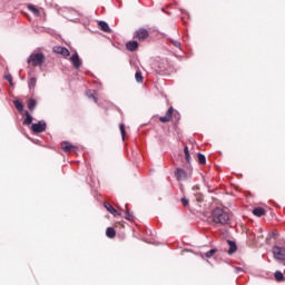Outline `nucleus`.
<instances>
[{
	"mask_svg": "<svg viewBox=\"0 0 285 285\" xmlns=\"http://www.w3.org/2000/svg\"><path fill=\"white\" fill-rule=\"evenodd\" d=\"M212 222L214 224H220V226H226L230 222V214L217 207L212 212Z\"/></svg>",
	"mask_w": 285,
	"mask_h": 285,
	"instance_id": "obj_1",
	"label": "nucleus"
},
{
	"mask_svg": "<svg viewBox=\"0 0 285 285\" xmlns=\"http://www.w3.org/2000/svg\"><path fill=\"white\" fill-rule=\"evenodd\" d=\"M153 68L158 75H166L168 68H170V62L166 58H157L153 63Z\"/></svg>",
	"mask_w": 285,
	"mask_h": 285,
	"instance_id": "obj_2",
	"label": "nucleus"
},
{
	"mask_svg": "<svg viewBox=\"0 0 285 285\" xmlns=\"http://www.w3.org/2000/svg\"><path fill=\"white\" fill-rule=\"evenodd\" d=\"M27 63H29V66L41 67L46 63V56L41 52L31 53L27 59Z\"/></svg>",
	"mask_w": 285,
	"mask_h": 285,
	"instance_id": "obj_3",
	"label": "nucleus"
},
{
	"mask_svg": "<svg viewBox=\"0 0 285 285\" xmlns=\"http://www.w3.org/2000/svg\"><path fill=\"white\" fill-rule=\"evenodd\" d=\"M46 128H48V124H46V120H40L31 125V130L35 135L46 132Z\"/></svg>",
	"mask_w": 285,
	"mask_h": 285,
	"instance_id": "obj_4",
	"label": "nucleus"
},
{
	"mask_svg": "<svg viewBox=\"0 0 285 285\" xmlns=\"http://www.w3.org/2000/svg\"><path fill=\"white\" fill-rule=\"evenodd\" d=\"M272 253L278 262H285V248L279 246H274Z\"/></svg>",
	"mask_w": 285,
	"mask_h": 285,
	"instance_id": "obj_5",
	"label": "nucleus"
},
{
	"mask_svg": "<svg viewBox=\"0 0 285 285\" xmlns=\"http://www.w3.org/2000/svg\"><path fill=\"white\" fill-rule=\"evenodd\" d=\"M150 37V33L147 29L140 28L134 33V39H138V41H146V38Z\"/></svg>",
	"mask_w": 285,
	"mask_h": 285,
	"instance_id": "obj_6",
	"label": "nucleus"
},
{
	"mask_svg": "<svg viewBox=\"0 0 285 285\" xmlns=\"http://www.w3.org/2000/svg\"><path fill=\"white\" fill-rule=\"evenodd\" d=\"M70 61H71L73 68H76V70H79L81 68V59L79 58V53L75 52L70 57Z\"/></svg>",
	"mask_w": 285,
	"mask_h": 285,
	"instance_id": "obj_7",
	"label": "nucleus"
},
{
	"mask_svg": "<svg viewBox=\"0 0 285 285\" xmlns=\"http://www.w3.org/2000/svg\"><path fill=\"white\" fill-rule=\"evenodd\" d=\"M175 177L177 181H184L188 178V174H186V170H184L183 168H177L175 171Z\"/></svg>",
	"mask_w": 285,
	"mask_h": 285,
	"instance_id": "obj_8",
	"label": "nucleus"
},
{
	"mask_svg": "<svg viewBox=\"0 0 285 285\" xmlns=\"http://www.w3.org/2000/svg\"><path fill=\"white\" fill-rule=\"evenodd\" d=\"M61 148L65 153H77V147L68 141L62 142Z\"/></svg>",
	"mask_w": 285,
	"mask_h": 285,
	"instance_id": "obj_9",
	"label": "nucleus"
},
{
	"mask_svg": "<svg viewBox=\"0 0 285 285\" xmlns=\"http://www.w3.org/2000/svg\"><path fill=\"white\" fill-rule=\"evenodd\" d=\"M126 48L129 50V52H135V50L139 48V42H137V40L128 41L126 43Z\"/></svg>",
	"mask_w": 285,
	"mask_h": 285,
	"instance_id": "obj_10",
	"label": "nucleus"
},
{
	"mask_svg": "<svg viewBox=\"0 0 285 285\" xmlns=\"http://www.w3.org/2000/svg\"><path fill=\"white\" fill-rule=\"evenodd\" d=\"M104 206H105L106 210H108V213H110V215H114V217L121 215L119 212H117V209H115V207H112L110 205V203H105Z\"/></svg>",
	"mask_w": 285,
	"mask_h": 285,
	"instance_id": "obj_11",
	"label": "nucleus"
},
{
	"mask_svg": "<svg viewBox=\"0 0 285 285\" xmlns=\"http://www.w3.org/2000/svg\"><path fill=\"white\" fill-rule=\"evenodd\" d=\"M55 52L62 55V57H70V50H68L66 47H57Z\"/></svg>",
	"mask_w": 285,
	"mask_h": 285,
	"instance_id": "obj_12",
	"label": "nucleus"
},
{
	"mask_svg": "<svg viewBox=\"0 0 285 285\" xmlns=\"http://www.w3.org/2000/svg\"><path fill=\"white\" fill-rule=\"evenodd\" d=\"M27 108L30 110V112H35V109L37 108V100L35 98H30L27 101Z\"/></svg>",
	"mask_w": 285,
	"mask_h": 285,
	"instance_id": "obj_13",
	"label": "nucleus"
},
{
	"mask_svg": "<svg viewBox=\"0 0 285 285\" xmlns=\"http://www.w3.org/2000/svg\"><path fill=\"white\" fill-rule=\"evenodd\" d=\"M253 215H255V217H264V215H266V210L262 207H256L253 209Z\"/></svg>",
	"mask_w": 285,
	"mask_h": 285,
	"instance_id": "obj_14",
	"label": "nucleus"
},
{
	"mask_svg": "<svg viewBox=\"0 0 285 285\" xmlns=\"http://www.w3.org/2000/svg\"><path fill=\"white\" fill-rule=\"evenodd\" d=\"M26 118L23 120V126H30L32 125V115H30V111H24Z\"/></svg>",
	"mask_w": 285,
	"mask_h": 285,
	"instance_id": "obj_15",
	"label": "nucleus"
},
{
	"mask_svg": "<svg viewBox=\"0 0 285 285\" xmlns=\"http://www.w3.org/2000/svg\"><path fill=\"white\" fill-rule=\"evenodd\" d=\"M98 26L102 32H110V26H108L106 21H99Z\"/></svg>",
	"mask_w": 285,
	"mask_h": 285,
	"instance_id": "obj_16",
	"label": "nucleus"
},
{
	"mask_svg": "<svg viewBox=\"0 0 285 285\" xmlns=\"http://www.w3.org/2000/svg\"><path fill=\"white\" fill-rule=\"evenodd\" d=\"M106 235H107V237H109V239H114V237H116V235H117V232L115 230V228L108 227L106 229Z\"/></svg>",
	"mask_w": 285,
	"mask_h": 285,
	"instance_id": "obj_17",
	"label": "nucleus"
},
{
	"mask_svg": "<svg viewBox=\"0 0 285 285\" xmlns=\"http://www.w3.org/2000/svg\"><path fill=\"white\" fill-rule=\"evenodd\" d=\"M228 244H229L228 255H233V253H236L237 250V245L233 240H228Z\"/></svg>",
	"mask_w": 285,
	"mask_h": 285,
	"instance_id": "obj_18",
	"label": "nucleus"
},
{
	"mask_svg": "<svg viewBox=\"0 0 285 285\" xmlns=\"http://www.w3.org/2000/svg\"><path fill=\"white\" fill-rule=\"evenodd\" d=\"M125 219H127V222H132V219H135V216L130 213V209H128V205H126Z\"/></svg>",
	"mask_w": 285,
	"mask_h": 285,
	"instance_id": "obj_19",
	"label": "nucleus"
},
{
	"mask_svg": "<svg viewBox=\"0 0 285 285\" xmlns=\"http://www.w3.org/2000/svg\"><path fill=\"white\" fill-rule=\"evenodd\" d=\"M88 99H92L95 101V104H97L98 99H97V96H95V91L94 90H87L86 92Z\"/></svg>",
	"mask_w": 285,
	"mask_h": 285,
	"instance_id": "obj_20",
	"label": "nucleus"
},
{
	"mask_svg": "<svg viewBox=\"0 0 285 285\" xmlns=\"http://www.w3.org/2000/svg\"><path fill=\"white\" fill-rule=\"evenodd\" d=\"M13 106L16 107V109L18 110V112H22L23 111V102L19 101V100H14L13 101Z\"/></svg>",
	"mask_w": 285,
	"mask_h": 285,
	"instance_id": "obj_21",
	"label": "nucleus"
},
{
	"mask_svg": "<svg viewBox=\"0 0 285 285\" xmlns=\"http://www.w3.org/2000/svg\"><path fill=\"white\" fill-rule=\"evenodd\" d=\"M197 159H198V164H200V166L206 165V155L199 153V154L197 155Z\"/></svg>",
	"mask_w": 285,
	"mask_h": 285,
	"instance_id": "obj_22",
	"label": "nucleus"
},
{
	"mask_svg": "<svg viewBox=\"0 0 285 285\" xmlns=\"http://www.w3.org/2000/svg\"><path fill=\"white\" fill-rule=\"evenodd\" d=\"M135 78L138 83H144V76L141 75V71H136Z\"/></svg>",
	"mask_w": 285,
	"mask_h": 285,
	"instance_id": "obj_23",
	"label": "nucleus"
},
{
	"mask_svg": "<svg viewBox=\"0 0 285 285\" xmlns=\"http://www.w3.org/2000/svg\"><path fill=\"white\" fill-rule=\"evenodd\" d=\"M274 277L276 282H284V274L279 271L275 272Z\"/></svg>",
	"mask_w": 285,
	"mask_h": 285,
	"instance_id": "obj_24",
	"label": "nucleus"
},
{
	"mask_svg": "<svg viewBox=\"0 0 285 285\" xmlns=\"http://www.w3.org/2000/svg\"><path fill=\"white\" fill-rule=\"evenodd\" d=\"M28 86H29L30 90H32V88H35V86H37V78H35V77L30 78Z\"/></svg>",
	"mask_w": 285,
	"mask_h": 285,
	"instance_id": "obj_25",
	"label": "nucleus"
},
{
	"mask_svg": "<svg viewBox=\"0 0 285 285\" xmlns=\"http://www.w3.org/2000/svg\"><path fill=\"white\" fill-rule=\"evenodd\" d=\"M119 128H120V134H121L122 140H125L126 139V126L124 124H120Z\"/></svg>",
	"mask_w": 285,
	"mask_h": 285,
	"instance_id": "obj_26",
	"label": "nucleus"
},
{
	"mask_svg": "<svg viewBox=\"0 0 285 285\" xmlns=\"http://www.w3.org/2000/svg\"><path fill=\"white\" fill-rule=\"evenodd\" d=\"M215 253H217V248H213V249L208 250L205 254V257H207V259H210V257H213V255H215Z\"/></svg>",
	"mask_w": 285,
	"mask_h": 285,
	"instance_id": "obj_27",
	"label": "nucleus"
},
{
	"mask_svg": "<svg viewBox=\"0 0 285 285\" xmlns=\"http://www.w3.org/2000/svg\"><path fill=\"white\" fill-rule=\"evenodd\" d=\"M169 41H170V43H173V46H174L175 48H178L179 50H181V42H179V40H173V39H170Z\"/></svg>",
	"mask_w": 285,
	"mask_h": 285,
	"instance_id": "obj_28",
	"label": "nucleus"
},
{
	"mask_svg": "<svg viewBox=\"0 0 285 285\" xmlns=\"http://www.w3.org/2000/svg\"><path fill=\"white\" fill-rule=\"evenodd\" d=\"M29 10H31V12H33V14H36V17H39L40 12H39V9H37V7L30 4Z\"/></svg>",
	"mask_w": 285,
	"mask_h": 285,
	"instance_id": "obj_29",
	"label": "nucleus"
},
{
	"mask_svg": "<svg viewBox=\"0 0 285 285\" xmlns=\"http://www.w3.org/2000/svg\"><path fill=\"white\" fill-rule=\"evenodd\" d=\"M173 112H174V109L173 107H170L167 111H166V115L169 119H173Z\"/></svg>",
	"mask_w": 285,
	"mask_h": 285,
	"instance_id": "obj_30",
	"label": "nucleus"
},
{
	"mask_svg": "<svg viewBox=\"0 0 285 285\" xmlns=\"http://www.w3.org/2000/svg\"><path fill=\"white\" fill-rule=\"evenodd\" d=\"M159 119L163 124H168V121H170V118L168 116H163Z\"/></svg>",
	"mask_w": 285,
	"mask_h": 285,
	"instance_id": "obj_31",
	"label": "nucleus"
},
{
	"mask_svg": "<svg viewBox=\"0 0 285 285\" xmlns=\"http://www.w3.org/2000/svg\"><path fill=\"white\" fill-rule=\"evenodd\" d=\"M180 202H181V204H183V206H188V204H190V200H188V198H186V197H183L181 199H180Z\"/></svg>",
	"mask_w": 285,
	"mask_h": 285,
	"instance_id": "obj_32",
	"label": "nucleus"
},
{
	"mask_svg": "<svg viewBox=\"0 0 285 285\" xmlns=\"http://www.w3.org/2000/svg\"><path fill=\"white\" fill-rule=\"evenodd\" d=\"M6 79L10 83V86H14V83L12 82V75H7Z\"/></svg>",
	"mask_w": 285,
	"mask_h": 285,
	"instance_id": "obj_33",
	"label": "nucleus"
},
{
	"mask_svg": "<svg viewBox=\"0 0 285 285\" xmlns=\"http://www.w3.org/2000/svg\"><path fill=\"white\" fill-rule=\"evenodd\" d=\"M185 159L188 164H190V154H185Z\"/></svg>",
	"mask_w": 285,
	"mask_h": 285,
	"instance_id": "obj_34",
	"label": "nucleus"
},
{
	"mask_svg": "<svg viewBox=\"0 0 285 285\" xmlns=\"http://www.w3.org/2000/svg\"><path fill=\"white\" fill-rule=\"evenodd\" d=\"M185 155H190V151L188 150V146L184 147Z\"/></svg>",
	"mask_w": 285,
	"mask_h": 285,
	"instance_id": "obj_35",
	"label": "nucleus"
},
{
	"mask_svg": "<svg viewBox=\"0 0 285 285\" xmlns=\"http://www.w3.org/2000/svg\"><path fill=\"white\" fill-rule=\"evenodd\" d=\"M242 271V267L236 268V273H239Z\"/></svg>",
	"mask_w": 285,
	"mask_h": 285,
	"instance_id": "obj_36",
	"label": "nucleus"
}]
</instances>
